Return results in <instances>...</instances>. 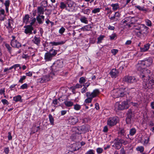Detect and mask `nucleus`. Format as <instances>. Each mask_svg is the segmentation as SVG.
Returning <instances> with one entry per match:
<instances>
[{
  "label": "nucleus",
  "mask_w": 154,
  "mask_h": 154,
  "mask_svg": "<svg viewBox=\"0 0 154 154\" xmlns=\"http://www.w3.org/2000/svg\"><path fill=\"white\" fill-rule=\"evenodd\" d=\"M129 90V89L127 88L114 89L112 91L111 95L114 98L119 97L127 98V94H129L128 91Z\"/></svg>",
  "instance_id": "obj_1"
},
{
  "label": "nucleus",
  "mask_w": 154,
  "mask_h": 154,
  "mask_svg": "<svg viewBox=\"0 0 154 154\" xmlns=\"http://www.w3.org/2000/svg\"><path fill=\"white\" fill-rule=\"evenodd\" d=\"M100 93V91L98 89H95L92 92H87L86 93V96L87 98L85 100V102L86 103H91L92 99L96 97Z\"/></svg>",
  "instance_id": "obj_2"
},
{
  "label": "nucleus",
  "mask_w": 154,
  "mask_h": 154,
  "mask_svg": "<svg viewBox=\"0 0 154 154\" xmlns=\"http://www.w3.org/2000/svg\"><path fill=\"white\" fill-rule=\"evenodd\" d=\"M129 107V105L127 100H124L121 103L119 102H116L114 105V110L117 111L118 110H122L127 109Z\"/></svg>",
  "instance_id": "obj_3"
},
{
  "label": "nucleus",
  "mask_w": 154,
  "mask_h": 154,
  "mask_svg": "<svg viewBox=\"0 0 154 154\" xmlns=\"http://www.w3.org/2000/svg\"><path fill=\"white\" fill-rule=\"evenodd\" d=\"M143 88L148 90L154 87V80L151 78L144 79L143 82Z\"/></svg>",
  "instance_id": "obj_4"
},
{
  "label": "nucleus",
  "mask_w": 154,
  "mask_h": 154,
  "mask_svg": "<svg viewBox=\"0 0 154 154\" xmlns=\"http://www.w3.org/2000/svg\"><path fill=\"white\" fill-rule=\"evenodd\" d=\"M119 121V118L117 116L110 117L107 119V124L108 126L111 127L116 125Z\"/></svg>",
  "instance_id": "obj_5"
},
{
  "label": "nucleus",
  "mask_w": 154,
  "mask_h": 154,
  "mask_svg": "<svg viewBox=\"0 0 154 154\" xmlns=\"http://www.w3.org/2000/svg\"><path fill=\"white\" fill-rule=\"evenodd\" d=\"M123 82L128 83H134L137 82V80L134 76L129 75L125 76L122 79Z\"/></svg>",
  "instance_id": "obj_6"
},
{
  "label": "nucleus",
  "mask_w": 154,
  "mask_h": 154,
  "mask_svg": "<svg viewBox=\"0 0 154 154\" xmlns=\"http://www.w3.org/2000/svg\"><path fill=\"white\" fill-rule=\"evenodd\" d=\"M66 10L69 12H72L75 10V5L74 2L71 0H67L66 1Z\"/></svg>",
  "instance_id": "obj_7"
},
{
  "label": "nucleus",
  "mask_w": 154,
  "mask_h": 154,
  "mask_svg": "<svg viewBox=\"0 0 154 154\" xmlns=\"http://www.w3.org/2000/svg\"><path fill=\"white\" fill-rule=\"evenodd\" d=\"M12 39L11 41V45L13 48H19L21 47V44L16 39V37L12 35L11 36Z\"/></svg>",
  "instance_id": "obj_8"
},
{
  "label": "nucleus",
  "mask_w": 154,
  "mask_h": 154,
  "mask_svg": "<svg viewBox=\"0 0 154 154\" xmlns=\"http://www.w3.org/2000/svg\"><path fill=\"white\" fill-rule=\"evenodd\" d=\"M13 26V20L11 19H8L7 22L6 23L5 26L8 29L9 33L12 32L14 29Z\"/></svg>",
  "instance_id": "obj_9"
},
{
  "label": "nucleus",
  "mask_w": 154,
  "mask_h": 154,
  "mask_svg": "<svg viewBox=\"0 0 154 154\" xmlns=\"http://www.w3.org/2000/svg\"><path fill=\"white\" fill-rule=\"evenodd\" d=\"M68 123L71 125L75 124L79 121L78 118L75 116L69 117L67 120Z\"/></svg>",
  "instance_id": "obj_10"
},
{
  "label": "nucleus",
  "mask_w": 154,
  "mask_h": 154,
  "mask_svg": "<svg viewBox=\"0 0 154 154\" xmlns=\"http://www.w3.org/2000/svg\"><path fill=\"white\" fill-rule=\"evenodd\" d=\"M23 27L25 29L24 32L25 34L29 35L32 34V31L33 29L32 26L30 25H27L24 26Z\"/></svg>",
  "instance_id": "obj_11"
},
{
  "label": "nucleus",
  "mask_w": 154,
  "mask_h": 154,
  "mask_svg": "<svg viewBox=\"0 0 154 154\" xmlns=\"http://www.w3.org/2000/svg\"><path fill=\"white\" fill-rule=\"evenodd\" d=\"M141 61L142 62L143 64L145 67L149 66L152 65V59L149 57L144 59Z\"/></svg>",
  "instance_id": "obj_12"
},
{
  "label": "nucleus",
  "mask_w": 154,
  "mask_h": 154,
  "mask_svg": "<svg viewBox=\"0 0 154 154\" xmlns=\"http://www.w3.org/2000/svg\"><path fill=\"white\" fill-rule=\"evenodd\" d=\"M119 72L118 70L115 69H112L111 70L109 74L112 78H115L118 76Z\"/></svg>",
  "instance_id": "obj_13"
},
{
  "label": "nucleus",
  "mask_w": 154,
  "mask_h": 154,
  "mask_svg": "<svg viewBox=\"0 0 154 154\" xmlns=\"http://www.w3.org/2000/svg\"><path fill=\"white\" fill-rule=\"evenodd\" d=\"M137 70L141 73L145 69V67L143 64L142 62L139 61L137 64L136 66Z\"/></svg>",
  "instance_id": "obj_14"
},
{
  "label": "nucleus",
  "mask_w": 154,
  "mask_h": 154,
  "mask_svg": "<svg viewBox=\"0 0 154 154\" xmlns=\"http://www.w3.org/2000/svg\"><path fill=\"white\" fill-rule=\"evenodd\" d=\"M112 143H114L112 146L114 147L116 149H120L122 146V144L119 143L117 138L114 140L112 142Z\"/></svg>",
  "instance_id": "obj_15"
},
{
  "label": "nucleus",
  "mask_w": 154,
  "mask_h": 154,
  "mask_svg": "<svg viewBox=\"0 0 154 154\" xmlns=\"http://www.w3.org/2000/svg\"><path fill=\"white\" fill-rule=\"evenodd\" d=\"M54 74L52 73H50L48 75H46L43 76V79H44L45 82L49 81L52 79Z\"/></svg>",
  "instance_id": "obj_16"
},
{
  "label": "nucleus",
  "mask_w": 154,
  "mask_h": 154,
  "mask_svg": "<svg viewBox=\"0 0 154 154\" xmlns=\"http://www.w3.org/2000/svg\"><path fill=\"white\" fill-rule=\"evenodd\" d=\"M53 57L48 52H46L44 55V59L46 62L51 61Z\"/></svg>",
  "instance_id": "obj_17"
},
{
  "label": "nucleus",
  "mask_w": 154,
  "mask_h": 154,
  "mask_svg": "<svg viewBox=\"0 0 154 154\" xmlns=\"http://www.w3.org/2000/svg\"><path fill=\"white\" fill-rule=\"evenodd\" d=\"M148 29L149 28L144 24H141L140 31L143 34H146L148 32Z\"/></svg>",
  "instance_id": "obj_18"
},
{
  "label": "nucleus",
  "mask_w": 154,
  "mask_h": 154,
  "mask_svg": "<svg viewBox=\"0 0 154 154\" xmlns=\"http://www.w3.org/2000/svg\"><path fill=\"white\" fill-rule=\"evenodd\" d=\"M38 23L39 24H42L44 20L45 16L43 15H38L36 17Z\"/></svg>",
  "instance_id": "obj_19"
},
{
  "label": "nucleus",
  "mask_w": 154,
  "mask_h": 154,
  "mask_svg": "<svg viewBox=\"0 0 154 154\" xmlns=\"http://www.w3.org/2000/svg\"><path fill=\"white\" fill-rule=\"evenodd\" d=\"M150 44L149 43H147L145 44L143 47H140V51L142 52H144L147 51L150 47Z\"/></svg>",
  "instance_id": "obj_20"
},
{
  "label": "nucleus",
  "mask_w": 154,
  "mask_h": 154,
  "mask_svg": "<svg viewBox=\"0 0 154 154\" xmlns=\"http://www.w3.org/2000/svg\"><path fill=\"white\" fill-rule=\"evenodd\" d=\"M76 129H77L78 131L79 132H78L77 131H76L77 133H78V134H81L82 132H85L87 131L86 128L85 126H82L80 127H79L78 128H76Z\"/></svg>",
  "instance_id": "obj_21"
},
{
  "label": "nucleus",
  "mask_w": 154,
  "mask_h": 154,
  "mask_svg": "<svg viewBox=\"0 0 154 154\" xmlns=\"http://www.w3.org/2000/svg\"><path fill=\"white\" fill-rule=\"evenodd\" d=\"M111 6L112 7V9L114 11H116L118 9H122V6L120 7L118 3H112L111 5Z\"/></svg>",
  "instance_id": "obj_22"
},
{
  "label": "nucleus",
  "mask_w": 154,
  "mask_h": 154,
  "mask_svg": "<svg viewBox=\"0 0 154 154\" xmlns=\"http://www.w3.org/2000/svg\"><path fill=\"white\" fill-rule=\"evenodd\" d=\"M32 42L38 46L40 45L41 42L40 38L35 36L32 40Z\"/></svg>",
  "instance_id": "obj_23"
},
{
  "label": "nucleus",
  "mask_w": 154,
  "mask_h": 154,
  "mask_svg": "<svg viewBox=\"0 0 154 154\" xmlns=\"http://www.w3.org/2000/svg\"><path fill=\"white\" fill-rule=\"evenodd\" d=\"M140 78L142 79L144 78L145 79H146H146L150 78L149 75H148L147 72H144L143 71L140 73Z\"/></svg>",
  "instance_id": "obj_24"
},
{
  "label": "nucleus",
  "mask_w": 154,
  "mask_h": 154,
  "mask_svg": "<svg viewBox=\"0 0 154 154\" xmlns=\"http://www.w3.org/2000/svg\"><path fill=\"white\" fill-rule=\"evenodd\" d=\"M29 14H25L23 18V23H25L26 24H28L29 22Z\"/></svg>",
  "instance_id": "obj_25"
},
{
  "label": "nucleus",
  "mask_w": 154,
  "mask_h": 154,
  "mask_svg": "<svg viewBox=\"0 0 154 154\" xmlns=\"http://www.w3.org/2000/svg\"><path fill=\"white\" fill-rule=\"evenodd\" d=\"M0 20L3 21L4 20L5 18V10L4 9H1L0 10Z\"/></svg>",
  "instance_id": "obj_26"
},
{
  "label": "nucleus",
  "mask_w": 154,
  "mask_h": 154,
  "mask_svg": "<svg viewBox=\"0 0 154 154\" xmlns=\"http://www.w3.org/2000/svg\"><path fill=\"white\" fill-rule=\"evenodd\" d=\"M44 8L42 6H38L37 8V13L38 15H41L44 13Z\"/></svg>",
  "instance_id": "obj_27"
},
{
  "label": "nucleus",
  "mask_w": 154,
  "mask_h": 154,
  "mask_svg": "<svg viewBox=\"0 0 154 154\" xmlns=\"http://www.w3.org/2000/svg\"><path fill=\"white\" fill-rule=\"evenodd\" d=\"M10 4V0H6L5 1L4 5L5 6V10L6 13L9 12V7Z\"/></svg>",
  "instance_id": "obj_28"
},
{
  "label": "nucleus",
  "mask_w": 154,
  "mask_h": 154,
  "mask_svg": "<svg viewBox=\"0 0 154 154\" xmlns=\"http://www.w3.org/2000/svg\"><path fill=\"white\" fill-rule=\"evenodd\" d=\"M65 43V42L64 41H61L59 42H51L49 43V44L51 45L52 46H57L58 45H62L63 44Z\"/></svg>",
  "instance_id": "obj_29"
},
{
  "label": "nucleus",
  "mask_w": 154,
  "mask_h": 154,
  "mask_svg": "<svg viewBox=\"0 0 154 154\" xmlns=\"http://www.w3.org/2000/svg\"><path fill=\"white\" fill-rule=\"evenodd\" d=\"M126 136L125 131L124 129H122L118 132V137L123 138Z\"/></svg>",
  "instance_id": "obj_30"
},
{
  "label": "nucleus",
  "mask_w": 154,
  "mask_h": 154,
  "mask_svg": "<svg viewBox=\"0 0 154 154\" xmlns=\"http://www.w3.org/2000/svg\"><path fill=\"white\" fill-rule=\"evenodd\" d=\"M92 27V25L91 24H88L83 27L82 28V29L84 31H90Z\"/></svg>",
  "instance_id": "obj_31"
},
{
  "label": "nucleus",
  "mask_w": 154,
  "mask_h": 154,
  "mask_svg": "<svg viewBox=\"0 0 154 154\" xmlns=\"http://www.w3.org/2000/svg\"><path fill=\"white\" fill-rule=\"evenodd\" d=\"M131 19L130 18H126L122 20V22L124 24H125L126 25L130 26L131 24Z\"/></svg>",
  "instance_id": "obj_32"
},
{
  "label": "nucleus",
  "mask_w": 154,
  "mask_h": 154,
  "mask_svg": "<svg viewBox=\"0 0 154 154\" xmlns=\"http://www.w3.org/2000/svg\"><path fill=\"white\" fill-rule=\"evenodd\" d=\"M13 100L15 102H22V97L20 95H17L13 97Z\"/></svg>",
  "instance_id": "obj_33"
},
{
  "label": "nucleus",
  "mask_w": 154,
  "mask_h": 154,
  "mask_svg": "<svg viewBox=\"0 0 154 154\" xmlns=\"http://www.w3.org/2000/svg\"><path fill=\"white\" fill-rule=\"evenodd\" d=\"M91 10L89 8H85L82 9L81 10V12L83 13L84 14L88 15L91 12Z\"/></svg>",
  "instance_id": "obj_34"
},
{
  "label": "nucleus",
  "mask_w": 154,
  "mask_h": 154,
  "mask_svg": "<svg viewBox=\"0 0 154 154\" xmlns=\"http://www.w3.org/2000/svg\"><path fill=\"white\" fill-rule=\"evenodd\" d=\"M48 52H49V53L54 57L57 54V50L54 49L53 48H51L49 50V51H48Z\"/></svg>",
  "instance_id": "obj_35"
},
{
  "label": "nucleus",
  "mask_w": 154,
  "mask_h": 154,
  "mask_svg": "<svg viewBox=\"0 0 154 154\" xmlns=\"http://www.w3.org/2000/svg\"><path fill=\"white\" fill-rule=\"evenodd\" d=\"M64 103L67 107H71L73 105V103L71 101L65 100Z\"/></svg>",
  "instance_id": "obj_36"
},
{
  "label": "nucleus",
  "mask_w": 154,
  "mask_h": 154,
  "mask_svg": "<svg viewBox=\"0 0 154 154\" xmlns=\"http://www.w3.org/2000/svg\"><path fill=\"white\" fill-rule=\"evenodd\" d=\"M80 20L82 23L85 24L88 23V21L87 20V18L85 16H82L80 18Z\"/></svg>",
  "instance_id": "obj_37"
},
{
  "label": "nucleus",
  "mask_w": 154,
  "mask_h": 154,
  "mask_svg": "<svg viewBox=\"0 0 154 154\" xmlns=\"http://www.w3.org/2000/svg\"><path fill=\"white\" fill-rule=\"evenodd\" d=\"M131 0H122V3L123 4L121 8L126 7L128 4L130 3Z\"/></svg>",
  "instance_id": "obj_38"
},
{
  "label": "nucleus",
  "mask_w": 154,
  "mask_h": 154,
  "mask_svg": "<svg viewBox=\"0 0 154 154\" xmlns=\"http://www.w3.org/2000/svg\"><path fill=\"white\" fill-rule=\"evenodd\" d=\"M58 104H60L59 102L58 101V100L55 99L53 100L52 101V105H53V106L54 107H57L58 105Z\"/></svg>",
  "instance_id": "obj_39"
},
{
  "label": "nucleus",
  "mask_w": 154,
  "mask_h": 154,
  "mask_svg": "<svg viewBox=\"0 0 154 154\" xmlns=\"http://www.w3.org/2000/svg\"><path fill=\"white\" fill-rule=\"evenodd\" d=\"M5 46L8 50V52L10 54L12 53V48L10 46V45L8 44L5 43Z\"/></svg>",
  "instance_id": "obj_40"
},
{
  "label": "nucleus",
  "mask_w": 154,
  "mask_h": 154,
  "mask_svg": "<svg viewBox=\"0 0 154 154\" xmlns=\"http://www.w3.org/2000/svg\"><path fill=\"white\" fill-rule=\"evenodd\" d=\"M128 89H129L130 90L128 91L129 92V94H127L128 95H130V94L131 93L132 94V95H135V92L136 91V90L135 88H128Z\"/></svg>",
  "instance_id": "obj_41"
},
{
  "label": "nucleus",
  "mask_w": 154,
  "mask_h": 154,
  "mask_svg": "<svg viewBox=\"0 0 154 154\" xmlns=\"http://www.w3.org/2000/svg\"><path fill=\"white\" fill-rule=\"evenodd\" d=\"M108 17L110 20V22H112L115 21H116L118 20L117 18H116V17L114 15L112 17H110L109 15L108 16Z\"/></svg>",
  "instance_id": "obj_42"
},
{
  "label": "nucleus",
  "mask_w": 154,
  "mask_h": 154,
  "mask_svg": "<svg viewBox=\"0 0 154 154\" xmlns=\"http://www.w3.org/2000/svg\"><path fill=\"white\" fill-rule=\"evenodd\" d=\"M48 117L51 124V125H54V119L52 116L51 114H49L48 116Z\"/></svg>",
  "instance_id": "obj_43"
},
{
  "label": "nucleus",
  "mask_w": 154,
  "mask_h": 154,
  "mask_svg": "<svg viewBox=\"0 0 154 154\" xmlns=\"http://www.w3.org/2000/svg\"><path fill=\"white\" fill-rule=\"evenodd\" d=\"M117 139H118V140L119 143H121V144H122H122L124 145H126L128 143V142L127 141H125L122 139H119V138H117Z\"/></svg>",
  "instance_id": "obj_44"
},
{
  "label": "nucleus",
  "mask_w": 154,
  "mask_h": 154,
  "mask_svg": "<svg viewBox=\"0 0 154 154\" xmlns=\"http://www.w3.org/2000/svg\"><path fill=\"white\" fill-rule=\"evenodd\" d=\"M136 150L137 151H139L140 153H142L144 151V147L142 146H138L136 148Z\"/></svg>",
  "instance_id": "obj_45"
},
{
  "label": "nucleus",
  "mask_w": 154,
  "mask_h": 154,
  "mask_svg": "<svg viewBox=\"0 0 154 154\" xmlns=\"http://www.w3.org/2000/svg\"><path fill=\"white\" fill-rule=\"evenodd\" d=\"M136 132V130L135 128H132L130 130L129 134L133 136L135 134Z\"/></svg>",
  "instance_id": "obj_46"
},
{
  "label": "nucleus",
  "mask_w": 154,
  "mask_h": 154,
  "mask_svg": "<svg viewBox=\"0 0 154 154\" xmlns=\"http://www.w3.org/2000/svg\"><path fill=\"white\" fill-rule=\"evenodd\" d=\"M60 7L61 9H65L66 10V2L65 3L64 2H61L60 3Z\"/></svg>",
  "instance_id": "obj_47"
},
{
  "label": "nucleus",
  "mask_w": 154,
  "mask_h": 154,
  "mask_svg": "<svg viewBox=\"0 0 154 154\" xmlns=\"http://www.w3.org/2000/svg\"><path fill=\"white\" fill-rule=\"evenodd\" d=\"M105 36L103 35H100L97 38V44H99L102 42V41L103 39Z\"/></svg>",
  "instance_id": "obj_48"
},
{
  "label": "nucleus",
  "mask_w": 154,
  "mask_h": 154,
  "mask_svg": "<svg viewBox=\"0 0 154 154\" xmlns=\"http://www.w3.org/2000/svg\"><path fill=\"white\" fill-rule=\"evenodd\" d=\"M48 2L46 1H42L41 3V5L40 6H42V7L46 8L47 7L48 5Z\"/></svg>",
  "instance_id": "obj_49"
},
{
  "label": "nucleus",
  "mask_w": 154,
  "mask_h": 154,
  "mask_svg": "<svg viewBox=\"0 0 154 154\" xmlns=\"http://www.w3.org/2000/svg\"><path fill=\"white\" fill-rule=\"evenodd\" d=\"M135 7L138 10L140 11H146V9L144 7H141L140 5L136 6Z\"/></svg>",
  "instance_id": "obj_50"
},
{
  "label": "nucleus",
  "mask_w": 154,
  "mask_h": 154,
  "mask_svg": "<svg viewBox=\"0 0 154 154\" xmlns=\"http://www.w3.org/2000/svg\"><path fill=\"white\" fill-rule=\"evenodd\" d=\"M148 115L151 118L154 119V110H151L149 111L148 113Z\"/></svg>",
  "instance_id": "obj_51"
},
{
  "label": "nucleus",
  "mask_w": 154,
  "mask_h": 154,
  "mask_svg": "<svg viewBox=\"0 0 154 154\" xmlns=\"http://www.w3.org/2000/svg\"><path fill=\"white\" fill-rule=\"evenodd\" d=\"M86 80L85 78L83 77H82L79 79V82L80 84H82L83 83H85V82H86Z\"/></svg>",
  "instance_id": "obj_52"
},
{
  "label": "nucleus",
  "mask_w": 154,
  "mask_h": 154,
  "mask_svg": "<svg viewBox=\"0 0 154 154\" xmlns=\"http://www.w3.org/2000/svg\"><path fill=\"white\" fill-rule=\"evenodd\" d=\"M26 78V76L23 75L20 76V78L18 82L21 83H23V81L25 80Z\"/></svg>",
  "instance_id": "obj_53"
},
{
  "label": "nucleus",
  "mask_w": 154,
  "mask_h": 154,
  "mask_svg": "<svg viewBox=\"0 0 154 154\" xmlns=\"http://www.w3.org/2000/svg\"><path fill=\"white\" fill-rule=\"evenodd\" d=\"M24 53L25 54H23L22 55V57L23 59H24L26 60L27 59H29V56L27 54H26V52L25 51Z\"/></svg>",
  "instance_id": "obj_54"
},
{
  "label": "nucleus",
  "mask_w": 154,
  "mask_h": 154,
  "mask_svg": "<svg viewBox=\"0 0 154 154\" xmlns=\"http://www.w3.org/2000/svg\"><path fill=\"white\" fill-rule=\"evenodd\" d=\"M46 12H45V14L46 15H47L48 17L51 15V10L46 9L45 10Z\"/></svg>",
  "instance_id": "obj_55"
},
{
  "label": "nucleus",
  "mask_w": 154,
  "mask_h": 154,
  "mask_svg": "<svg viewBox=\"0 0 154 154\" xmlns=\"http://www.w3.org/2000/svg\"><path fill=\"white\" fill-rule=\"evenodd\" d=\"M81 108V106L78 104H76L74 105V109L76 110H79Z\"/></svg>",
  "instance_id": "obj_56"
},
{
  "label": "nucleus",
  "mask_w": 154,
  "mask_h": 154,
  "mask_svg": "<svg viewBox=\"0 0 154 154\" xmlns=\"http://www.w3.org/2000/svg\"><path fill=\"white\" fill-rule=\"evenodd\" d=\"M28 88V85L26 83H24L22 85L20 88L21 89H27Z\"/></svg>",
  "instance_id": "obj_57"
},
{
  "label": "nucleus",
  "mask_w": 154,
  "mask_h": 154,
  "mask_svg": "<svg viewBox=\"0 0 154 154\" xmlns=\"http://www.w3.org/2000/svg\"><path fill=\"white\" fill-rule=\"evenodd\" d=\"M127 117L131 119L132 117V113L131 110H129L128 111Z\"/></svg>",
  "instance_id": "obj_58"
},
{
  "label": "nucleus",
  "mask_w": 154,
  "mask_h": 154,
  "mask_svg": "<svg viewBox=\"0 0 154 154\" xmlns=\"http://www.w3.org/2000/svg\"><path fill=\"white\" fill-rule=\"evenodd\" d=\"M56 64H57L56 67L57 68H60L62 67V63L59 61H57Z\"/></svg>",
  "instance_id": "obj_59"
},
{
  "label": "nucleus",
  "mask_w": 154,
  "mask_h": 154,
  "mask_svg": "<svg viewBox=\"0 0 154 154\" xmlns=\"http://www.w3.org/2000/svg\"><path fill=\"white\" fill-rule=\"evenodd\" d=\"M100 11V8H94V10H93L92 11V12L93 13L96 14L97 13L99 12Z\"/></svg>",
  "instance_id": "obj_60"
},
{
  "label": "nucleus",
  "mask_w": 154,
  "mask_h": 154,
  "mask_svg": "<svg viewBox=\"0 0 154 154\" xmlns=\"http://www.w3.org/2000/svg\"><path fill=\"white\" fill-rule=\"evenodd\" d=\"M116 33H113L111 35L109 36L111 40L116 39L115 38H116Z\"/></svg>",
  "instance_id": "obj_61"
},
{
  "label": "nucleus",
  "mask_w": 154,
  "mask_h": 154,
  "mask_svg": "<svg viewBox=\"0 0 154 154\" xmlns=\"http://www.w3.org/2000/svg\"><path fill=\"white\" fill-rule=\"evenodd\" d=\"M105 10L107 11L106 14H110L112 13V11L110 8L108 7L105 8Z\"/></svg>",
  "instance_id": "obj_62"
},
{
  "label": "nucleus",
  "mask_w": 154,
  "mask_h": 154,
  "mask_svg": "<svg viewBox=\"0 0 154 154\" xmlns=\"http://www.w3.org/2000/svg\"><path fill=\"white\" fill-rule=\"evenodd\" d=\"M65 30V29L63 27H62L59 30V32L60 34L62 35L64 32Z\"/></svg>",
  "instance_id": "obj_63"
},
{
  "label": "nucleus",
  "mask_w": 154,
  "mask_h": 154,
  "mask_svg": "<svg viewBox=\"0 0 154 154\" xmlns=\"http://www.w3.org/2000/svg\"><path fill=\"white\" fill-rule=\"evenodd\" d=\"M95 151L93 149H89L85 154H94Z\"/></svg>",
  "instance_id": "obj_64"
}]
</instances>
